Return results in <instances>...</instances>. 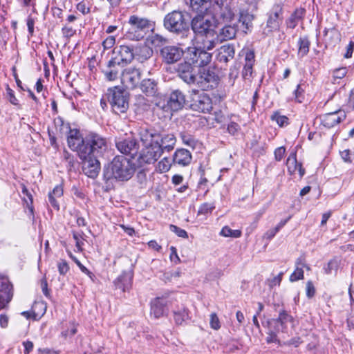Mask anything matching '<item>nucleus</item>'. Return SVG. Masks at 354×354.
<instances>
[{
    "instance_id": "obj_1",
    "label": "nucleus",
    "mask_w": 354,
    "mask_h": 354,
    "mask_svg": "<svg viewBox=\"0 0 354 354\" xmlns=\"http://www.w3.org/2000/svg\"><path fill=\"white\" fill-rule=\"evenodd\" d=\"M67 142L68 147L76 151L80 158L91 156H101L107 148L106 139L100 135L89 133L83 137L77 129H69Z\"/></svg>"
},
{
    "instance_id": "obj_2",
    "label": "nucleus",
    "mask_w": 354,
    "mask_h": 354,
    "mask_svg": "<svg viewBox=\"0 0 354 354\" xmlns=\"http://www.w3.org/2000/svg\"><path fill=\"white\" fill-rule=\"evenodd\" d=\"M140 139L144 145L136 162L142 167L147 164L156 162L162 154L159 145L160 133L152 128H141L139 132Z\"/></svg>"
},
{
    "instance_id": "obj_3",
    "label": "nucleus",
    "mask_w": 354,
    "mask_h": 354,
    "mask_svg": "<svg viewBox=\"0 0 354 354\" xmlns=\"http://www.w3.org/2000/svg\"><path fill=\"white\" fill-rule=\"evenodd\" d=\"M136 162H131L129 159L122 156H115L103 171V178L105 181L115 179L120 181L129 180L135 172Z\"/></svg>"
},
{
    "instance_id": "obj_4",
    "label": "nucleus",
    "mask_w": 354,
    "mask_h": 354,
    "mask_svg": "<svg viewBox=\"0 0 354 354\" xmlns=\"http://www.w3.org/2000/svg\"><path fill=\"white\" fill-rule=\"evenodd\" d=\"M163 22L164 27L171 32L184 36L189 31V19L180 11L174 10L168 13Z\"/></svg>"
},
{
    "instance_id": "obj_5",
    "label": "nucleus",
    "mask_w": 354,
    "mask_h": 354,
    "mask_svg": "<svg viewBox=\"0 0 354 354\" xmlns=\"http://www.w3.org/2000/svg\"><path fill=\"white\" fill-rule=\"evenodd\" d=\"M106 98L113 111L116 114L125 113L129 108L128 93L118 86L109 88L106 94Z\"/></svg>"
},
{
    "instance_id": "obj_6",
    "label": "nucleus",
    "mask_w": 354,
    "mask_h": 354,
    "mask_svg": "<svg viewBox=\"0 0 354 354\" xmlns=\"http://www.w3.org/2000/svg\"><path fill=\"white\" fill-rule=\"evenodd\" d=\"M128 24L129 28L126 33V37L131 40H140L151 28L149 20L136 15H131L129 19Z\"/></svg>"
},
{
    "instance_id": "obj_7",
    "label": "nucleus",
    "mask_w": 354,
    "mask_h": 354,
    "mask_svg": "<svg viewBox=\"0 0 354 354\" xmlns=\"http://www.w3.org/2000/svg\"><path fill=\"white\" fill-rule=\"evenodd\" d=\"M214 13L197 14L192 20V29L199 39L215 32L213 27Z\"/></svg>"
},
{
    "instance_id": "obj_8",
    "label": "nucleus",
    "mask_w": 354,
    "mask_h": 354,
    "mask_svg": "<svg viewBox=\"0 0 354 354\" xmlns=\"http://www.w3.org/2000/svg\"><path fill=\"white\" fill-rule=\"evenodd\" d=\"M218 81L219 77L213 70L200 68L194 84L203 91H208L216 88Z\"/></svg>"
},
{
    "instance_id": "obj_9",
    "label": "nucleus",
    "mask_w": 354,
    "mask_h": 354,
    "mask_svg": "<svg viewBox=\"0 0 354 354\" xmlns=\"http://www.w3.org/2000/svg\"><path fill=\"white\" fill-rule=\"evenodd\" d=\"M190 108L198 112L209 113L212 109V101L209 95L203 91L192 90Z\"/></svg>"
},
{
    "instance_id": "obj_10",
    "label": "nucleus",
    "mask_w": 354,
    "mask_h": 354,
    "mask_svg": "<svg viewBox=\"0 0 354 354\" xmlns=\"http://www.w3.org/2000/svg\"><path fill=\"white\" fill-rule=\"evenodd\" d=\"M212 54L201 48V47H189L185 59L193 64L198 68L207 65L212 60Z\"/></svg>"
},
{
    "instance_id": "obj_11",
    "label": "nucleus",
    "mask_w": 354,
    "mask_h": 354,
    "mask_svg": "<svg viewBox=\"0 0 354 354\" xmlns=\"http://www.w3.org/2000/svg\"><path fill=\"white\" fill-rule=\"evenodd\" d=\"M112 58L115 63L126 66L135 58V50L132 46L120 45L113 50Z\"/></svg>"
},
{
    "instance_id": "obj_12",
    "label": "nucleus",
    "mask_w": 354,
    "mask_h": 354,
    "mask_svg": "<svg viewBox=\"0 0 354 354\" xmlns=\"http://www.w3.org/2000/svg\"><path fill=\"white\" fill-rule=\"evenodd\" d=\"M199 69L187 59H185L184 62L178 64L176 72L183 82L191 85L194 84Z\"/></svg>"
},
{
    "instance_id": "obj_13",
    "label": "nucleus",
    "mask_w": 354,
    "mask_h": 354,
    "mask_svg": "<svg viewBox=\"0 0 354 354\" xmlns=\"http://www.w3.org/2000/svg\"><path fill=\"white\" fill-rule=\"evenodd\" d=\"M117 149L123 154L134 158L137 156L140 149V145L136 139L129 137L124 139H119L116 141Z\"/></svg>"
},
{
    "instance_id": "obj_14",
    "label": "nucleus",
    "mask_w": 354,
    "mask_h": 354,
    "mask_svg": "<svg viewBox=\"0 0 354 354\" xmlns=\"http://www.w3.org/2000/svg\"><path fill=\"white\" fill-rule=\"evenodd\" d=\"M141 78V72L134 67H129L122 71L121 82L127 88H134L138 84Z\"/></svg>"
},
{
    "instance_id": "obj_15",
    "label": "nucleus",
    "mask_w": 354,
    "mask_h": 354,
    "mask_svg": "<svg viewBox=\"0 0 354 354\" xmlns=\"http://www.w3.org/2000/svg\"><path fill=\"white\" fill-rule=\"evenodd\" d=\"M99 157L91 156V157H86V158H80L83 161L82 171L88 177L95 178L97 176L100 170Z\"/></svg>"
},
{
    "instance_id": "obj_16",
    "label": "nucleus",
    "mask_w": 354,
    "mask_h": 354,
    "mask_svg": "<svg viewBox=\"0 0 354 354\" xmlns=\"http://www.w3.org/2000/svg\"><path fill=\"white\" fill-rule=\"evenodd\" d=\"M212 17L218 16L224 22H231L234 17L232 9L228 6H223V0H214L213 10H212Z\"/></svg>"
},
{
    "instance_id": "obj_17",
    "label": "nucleus",
    "mask_w": 354,
    "mask_h": 354,
    "mask_svg": "<svg viewBox=\"0 0 354 354\" xmlns=\"http://www.w3.org/2000/svg\"><path fill=\"white\" fill-rule=\"evenodd\" d=\"M281 15L282 8L281 6H275L272 8L264 30L265 32L267 31V34L279 29L282 21Z\"/></svg>"
},
{
    "instance_id": "obj_18",
    "label": "nucleus",
    "mask_w": 354,
    "mask_h": 354,
    "mask_svg": "<svg viewBox=\"0 0 354 354\" xmlns=\"http://www.w3.org/2000/svg\"><path fill=\"white\" fill-rule=\"evenodd\" d=\"M160 55L165 62L173 64L181 59L183 55V50L176 46H167L161 49Z\"/></svg>"
},
{
    "instance_id": "obj_19",
    "label": "nucleus",
    "mask_w": 354,
    "mask_h": 354,
    "mask_svg": "<svg viewBox=\"0 0 354 354\" xmlns=\"http://www.w3.org/2000/svg\"><path fill=\"white\" fill-rule=\"evenodd\" d=\"M170 301L166 297H156L151 301V315L158 319L167 313Z\"/></svg>"
},
{
    "instance_id": "obj_20",
    "label": "nucleus",
    "mask_w": 354,
    "mask_h": 354,
    "mask_svg": "<svg viewBox=\"0 0 354 354\" xmlns=\"http://www.w3.org/2000/svg\"><path fill=\"white\" fill-rule=\"evenodd\" d=\"M13 297V287L7 278H1L0 285V308H4Z\"/></svg>"
},
{
    "instance_id": "obj_21",
    "label": "nucleus",
    "mask_w": 354,
    "mask_h": 354,
    "mask_svg": "<svg viewBox=\"0 0 354 354\" xmlns=\"http://www.w3.org/2000/svg\"><path fill=\"white\" fill-rule=\"evenodd\" d=\"M185 94L180 90L173 91L167 100V105L173 111H178L185 104Z\"/></svg>"
},
{
    "instance_id": "obj_22",
    "label": "nucleus",
    "mask_w": 354,
    "mask_h": 354,
    "mask_svg": "<svg viewBox=\"0 0 354 354\" xmlns=\"http://www.w3.org/2000/svg\"><path fill=\"white\" fill-rule=\"evenodd\" d=\"M346 118V113L342 110H338L324 114L322 116V124L327 127L332 128Z\"/></svg>"
},
{
    "instance_id": "obj_23",
    "label": "nucleus",
    "mask_w": 354,
    "mask_h": 354,
    "mask_svg": "<svg viewBox=\"0 0 354 354\" xmlns=\"http://www.w3.org/2000/svg\"><path fill=\"white\" fill-rule=\"evenodd\" d=\"M292 317L286 311L282 310L279 312V317L277 319H271L267 322L270 328H274L276 330L282 332L286 328L288 322H292Z\"/></svg>"
},
{
    "instance_id": "obj_24",
    "label": "nucleus",
    "mask_w": 354,
    "mask_h": 354,
    "mask_svg": "<svg viewBox=\"0 0 354 354\" xmlns=\"http://www.w3.org/2000/svg\"><path fill=\"white\" fill-rule=\"evenodd\" d=\"M190 8L197 14L212 13L214 0H189Z\"/></svg>"
},
{
    "instance_id": "obj_25",
    "label": "nucleus",
    "mask_w": 354,
    "mask_h": 354,
    "mask_svg": "<svg viewBox=\"0 0 354 354\" xmlns=\"http://www.w3.org/2000/svg\"><path fill=\"white\" fill-rule=\"evenodd\" d=\"M124 67L120 64L115 63L114 59L111 57L103 73L108 80L113 81L116 80L120 74L121 75Z\"/></svg>"
},
{
    "instance_id": "obj_26",
    "label": "nucleus",
    "mask_w": 354,
    "mask_h": 354,
    "mask_svg": "<svg viewBox=\"0 0 354 354\" xmlns=\"http://www.w3.org/2000/svg\"><path fill=\"white\" fill-rule=\"evenodd\" d=\"M140 88L147 96H156L158 92V82L154 79H144L140 84Z\"/></svg>"
},
{
    "instance_id": "obj_27",
    "label": "nucleus",
    "mask_w": 354,
    "mask_h": 354,
    "mask_svg": "<svg viewBox=\"0 0 354 354\" xmlns=\"http://www.w3.org/2000/svg\"><path fill=\"white\" fill-rule=\"evenodd\" d=\"M235 55V48L233 44H225L222 46L217 55V59L219 62L227 63L233 59Z\"/></svg>"
},
{
    "instance_id": "obj_28",
    "label": "nucleus",
    "mask_w": 354,
    "mask_h": 354,
    "mask_svg": "<svg viewBox=\"0 0 354 354\" xmlns=\"http://www.w3.org/2000/svg\"><path fill=\"white\" fill-rule=\"evenodd\" d=\"M192 158V154L189 151L185 149H179L175 151L172 161L174 164L185 167L189 165Z\"/></svg>"
},
{
    "instance_id": "obj_29",
    "label": "nucleus",
    "mask_w": 354,
    "mask_h": 354,
    "mask_svg": "<svg viewBox=\"0 0 354 354\" xmlns=\"http://www.w3.org/2000/svg\"><path fill=\"white\" fill-rule=\"evenodd\" d=\"M133 274L130 272H123L115 281L114 285L116 288L125 292L131 286Z\"/></svg>"
},
{
    "instance_id": "obj_30",
    "label": "nucleus",
    "mask_w": 354,
    "mask_h": 354,
    "mask_svg": "<svg viewBox=\"0 0 354 354\" xmlns=\"http://www.w3.org/2000/svg\"><path fill=\"white\" fill-rule=\"evenodd\" d=\"M176 137L174 134H165L161 136L160 134L159 145L162 149V153L165 151L169 152L174 149L176 145Z\"/></svg>"
},
{
    "instance_id": "obj_31",
    "label": "nucleus",
    "mask_w": 354,
    "mask_h": 354,
    "mask_svg": "<svg viewBox=\"0 0 354 354\" xmlns=\"http://www.w3.org/2000/svg\"><path fill=\"white\" fill-rule=\"evenodd\" d=\"M254 57H255L254 53L252 50H248L247 53H245V64L244 65L243 72H242L243 77L245 79H247V78L251 77V75H252V67H253L254 63L255 62Z\"/></svg>"
},
{
    "instance_id": "obj_32",
    "label": "nucleus",
    "mask_w": 354,
    "mask_h": 354,
    "mask_svg": "<svg viewBox=\"0 0 354 354\" xmlns=\"http://www.w3.org/2000/svg\"><path fill=\"white\" fill-rule=\"evenodd\" d=\"M218 41V35L216 32L208 34L204 37H201V48L205 50H211L214 48Z\"/></svg>"
},
{
    "instance_id": "obj_33",
    "label": "nucleus",
    "mask_w": 354,
    "mask_h": 354,
    "mask_svg": "<svg viewBox=\"0 0 354 354\" xmlns=\"http://www.w3.org/2000/svg\"><path fill=\"white\" fill-rule=\"evenodd\" d=\"M236 32L237 28L235 24H227L220 30L218 37H219L221 40L232 39L236 36Z\"/></svg>"
},
{
    "instance_id": "obj_34",
    "label": "nucleus",
    "mask_w": 354,
    "mask_h": 354,
    "mask_svg": "<svg viewBox=\"0 0 354 354\" xmlns=\"http://www.w3.org/2000/svg\"><path fill=\"white\" fill-rule=\"evenodd\" d=\"M63 195V187L61 185L55 187L52 192L48 194V201L50 204L57 210L59 209V205L57 201Z\"/></svg>"
},
{
    "instance_id": "obj_35",
    "label": "nucleus",
    "mask_w": 354,
    "mask_h": 354,
    "mask_svg": "<svg viewBox=\"0 0 354 354\" xmlns=\"http://www.w3.org/2000/svg\"><path fill=\"white\" fill-rule=\"evenodd\" d=\"M305 14V10L303 8L297 9L287 20V26L290 28H295L299 21L301 20Z\"/></svg>"
},
{
    "instance_id": "obj_36",
    "label": "nucleus",
    "mask_w": 354,
    "mask_h": 354,
    "mask_svg": "<svg viewBox=\"0 0 354 354\" xmlns=\"http://www.w3.org/2000/svg\"><path fill=\"white\" fill-rule=\"evenodd\" d=\"M152 55L153 50L147 46H144L140 48L138 53L135 52L136 59L141 63H143L145 61L149 59Z\"/></svg>"
},
{
    "instance_id": "obj_37",
    "label": "nucleus",
    "mask_w": 354,
    "mask_h": 354,
    "mask_svg": "<svg viewBox=\"0 0 354 354\" xmlns=\"http://www.w3.org/2000/svg\"><path fill=\"white\" fill-rule=\"evenodd\" d=\"M310 45V42L307 37H299L298 41V56L300 58L304 57L308 53Z\"/></svg>"
},
{
    "instance_id": "obj_38",
    "label": "nucleus",
    "mask_w": 354,
    "mask_h": 354,
    "mask_svg": "<svg viewBox=\"0 0 354 354\" xmlns=\"http://www.w3.org/2000/svg\"><path fill=\"white\" fill-rule=\"evenodd\" d=\"M286 164L290 172H294L297 167H299L300 176H302L304 174V169L301 167V165H297L296 154L295 153L290 154L287 159Z\"/></svg>"
},
{
    "instance_id": "obj_39",
    "label": "nucleus",
    "mask_w": 354,
    "mask_h": 354,
    "mask_svg": "<svg viewBox=\"0 0 354 354\" xmlns=\"http://www.w3.org/2000/svg\"><path fill=\"white\" fill-rule=\"evenodd\" d=\"M174 318L176 324L181 325L189 319L188 310L183 308L178 310H174Z\"/></svg>"
},
{
    "instance_id": "obj_40",
    "label": "nucleus",
    "mask_w": 354,
    "mask_h": 354,
    "mask_svg": "<svg viewBox=\"0 0 354 354\" xmlns=\"http://www.w3.org/2000/svg\"><path fill=\"white\" fill-rule=\"evenodd\" d=\"M180 137L184 145L190 147L192 149L196 148L198 144V140L192 135L189 134L186 132H181L180 134Z\"/></svg>"
},
{
    "instance_id": "obj_41",
    "label": "nucleus",
    "mask_w": 354,
    "mask_h": 354,
    "mask_svg": "<svg viewBox=\"0 0 354 354\" xmlns=\"http://www.w3.org/2000/svg\"><path fill=\"white\" fill-rule=\"evenodd\" d=\"M22 194L28 197V199H24V203H26V207L28 209L30 213L33 215L34 214V207L32 205L33 199L32 196L26 188L25 185L22 187Z\"/></svg>"
},
{
    "instance_id": "obj_42",
    "label": "nucleus",
    "mask_w": 354,
    "mask_h": 354,
    "mask_svg": "<svg viewBox=\"0 0 354 354\" xmlns=\"http://www.w3.org/2000/svg\"><path fill=\"white\" fill-rule=\"evenodd\" d=\"M254 17L248 12H242L240 15L239 21L245 26L247 30L252 27V21Z\"/></svg>"
},
{
    "instance_id": "obj_43",
    "label": "nucleus",
    "mask_w": 354,
    "mask_h": 354,
    "mask_svg": "<svg viewBox=\"0 0 354 354\" xmlns=\"http://www.w3.org/2000/svg\"><path fill=\"white\" fill-rule=\"evenodd\" d=\"M241 231L239 230H232L228 226H224L220 234L225 237L239 238L241 236Z\"/></svg>"
},
{
    "instance_id": "obj_44",
    "label": "nucleus",
    "mask_w": 354,
    "mask_h": 354,
    "mask_svg": "<svg viewBox=\"0 0 354 354\" xmlns=\"http://www.w3.org/2000/svg\"><path fill=\"white\" fill-rule=\"evenodd\" d=\"M271 119L272 120L275 121L280 127H284L288 123V118L285 115H281L278 112H275L272 115Z\"/></svg>"
},
{
    "instance_id": "obj_45",
    "label": "nucleus",
    "mask_w": 354,
    "mask_h": 354,
    "mask_svg": "<svg viewBox=\"0 0 354 354\" xmlns=\"http://www.w3.org/2000/svg\"><path fill=\"white\" fill-rule=\"evenodd\" d=\"M171 162L169 158H164L158 164V169L160 172H166L169 170Z\"/></svg>"
},
{
    "instance_id": "obj_46",
    "label": "nucleus",
    "mask_w": 354,
    "mask_h": 354,
    "mask_svg": "<svg viewBox=\"0 0 354 354\" xmlns=\"http://www.w3.org/2000/svg\"><path fill=\"white\" fill-rule=\"evenodd\" d=\"M279 331L276 330L274 328L273 330L270 329L269 332L268 333V337H266V342L268 344L270 343H278L280 344V341L277 337V333Z\"/></svg>"
},
{
    "instance_id": "obj_47",
    "label": "nucleus",
    "mask_w": 354,
    "mask_h": 354,
    "mask_svg": "<svg viewBox=\"0 0 354 354\" xmlns=\"http://www.w3.org/2000/svg\"><path fill=\"white\" fill-rule=\"evenodd\" d=\"M304 278V270L302 268L299 266L296 267L294 272L290 277V281H296Z\"/></svg>"
},
{
    "instance_id": "obj_48",
    "label": "nucleus",
    "mask_w": 354,
    "mask_h": 354,
    "mask_svg": "<svg viewBox=\"0 0 354 354\" xmlns=\"http://www.w3.org/2000/svg\"><path fill=\"white\" fill-rule=\"evenodd\" d=\"M214 208L215 206L213 203H203L198 209V214H206L210 213Z\"/></svg>"
},
{
    "instance_id": "obj_49",
    "label": "nucleus",
    "mask_w": 354,
    "mask_h": 354,
    "mask_svg": "<svg viewBox=\"0 0 354 354\" xmlns=\"http://www.w3.org/2000/svg\"><path fill=\"white\" fill-rule=\"evenodd\" d=\"M169 229L171 232H174L178 236L182 237V238H187V232L181 229L176 225H170Z\"/></svg>"
},
{
    "instance_id": "obj_50",
    "label": "nucleus",
    "mask_w": 354,
    "mask_h": 354,
    "mask_svg": "<svg viewBox=\"0 0 354 354\" xmlns=\"http://www.w3.org/2000/svg\"><path fill=\"white\" fill-rule=\"evenodd\" d=\"M210 326L214 330H218L221 328L220 321L216 313H212L210 315Z\"/></svg>"
},
{
    "instance_id": "obj_51",
    "label": "nucleus",
    "mask_w": 354,
    "mask_h": 354,
    "mask_svg": "<svg viewBox=\"0 0 354 354\" xmlns=\"http://www.w3.org/2000/svg\"><path fill=\"white\" fill-rule=\"evenodd\" d=\"M58 270L60 274L64 275L69 270V266L65 260H61L57 264Z\"/></svg>"
},
{
    "instance_id": "obj_52",
    "label": "nucleus",
    "mask_w": 354,
    "mask_h": 354,
    "mask_svg": "<svg viewBox=\"0 0 354 354\" xmlns=\"http://www.w3.org/2000/svg\"><path fill=\"white\" fill-rule=\"evenodd\" d=\"M73 239L75 240V245L79 250H82V245L83 244V237L82 234L73 232Z\"/></svg>"
},
{
    "instance_id": "obj_53",
    "label": "nucleus",
    "mask_w": 354,
    "mask_h": 354,
    "mask_svg": "<svg viewBox=\"0 0 354 354\" xmlns=\"http://www.w3.org/2000/svg\"><path fill=\"white\" fill-rule=\"evenodd\" d=\"M347 73V69L345 67L337 68L333 71V77L336 79L343 78Z\"/></svg>"
},
{
    "instance_id": "obj_54",
    "label": "nucleus",
    "mask_w": 354,
    "mask_h": 354,
    "mask_svg": "<svg viewBox=\"0 0 354 354\" xmlns=\"http://www.w3.org/2000/svg\"><path fill=\"white\" fill-rule=\"evenodd\" d=\"M71 257L74 260V261L76 263V264L80 268L81 271L83 272L84 273L86 274L87 275H88L89 277L91 279H92V277L93 276L92 272H90L84 266H83L77 259H76L75 257H73L72 255H71Z\"/></svg>"
},
{
    "instance_id": "obj_55",
    "label": "nucleus",
    "mask_w": 354,
    "mask_h": 354,
    "mask_svg": "<svg viewBox=\"0 0 354 354\" xmlns=\"http://www.w3.org/2000/svg\"><path fill=\"white\" fill-rule=\"evenodd\" d=\"M315 288L312 281H308L306 283V295L308 298H311L315 295Z\"/></svg>"
},
{
    "instance_id": "obj_56",
    "label": "nucleus",
    "mask_w": 354,
    "mask_h": 354,
    "mask_svg": "<svg viewBox=\"0 0 354 354\" xmlns=\"http://www.w3.org/2000/svg\"><path fill=\"white\" fill-rule=\"evenodd\" d=\"M6 91L10 102L14 105H17L18 100L16 98L14 91L8 86L7 87Z\"/></svg>"
},
{
    "instance_id": "obj_57",
    "label": "nucleus",
    "mask_w": 354,
    "mask_h": 354,
    "mask_svg": "<svg viewBox=\"0 0 354 354\" xmlns=\"http://www.w3.org/2000/svg\"><path fill=\"white\" fill-rule=\"evenodd\" d=\"M115 39L113 36L107 37L102 43L104 49H109L112 48L115 44Z\"/></svg>"
},
{
    "instance_id": "obj_58",
    "label": "nucleus",
    "mask_w": 354,
    "mask_h": 354,
    "mask_svg": "<svg viewBox=\"0 0 354 354\" xmlns=\"http://www.w3.org/2000/svg\"><path fill=\"white\" fill-rule=\"evenodd\" d=\"M285 151L286 149L283 147L277 148L274 151V157L276 160L280 161L283 158Z\"/></svg>"
},
{
    "instance_id": "obj_59",
    "label": "nucleus",
    "mask_w": 354,
    "mask_h": 354,
    "mask_svg": "<svg viewBox=\"0 0 354 354\" xmlns=\"http://www.w3.org/2000/svg\"><path fill=\"white\" fill-rule=\"evenodd\" d=\"M71 329L64 330L62 332V336L67 337L68 336H73L77 333L76 326L73 323L71 324Z\"/></svg>"
},
{
    "instance_id": "obj_60",
    "label": "nucleus",
    "mask_w": 354,
    "mask_h": 354,
    "mask_svg": "<svg viewBox=\"0 0 354 354\" xmlns=\"http://www.w3.org/2000/svg\"><path fill=\"white\" fill-rule=\"evenodd\" d=\"M239 129V125L234 122L227 125V131L230 134L234 135Z\"/></svg>"
},
{
    "instance_id": "obj_61",
    "label": "nucleus",
    "mask_w": 354,
    "mask_h": 354,
    "mask_svg": "<svg viewBox=\"0 0 354 354\" xmlns=\"http://www.w3.org/2000/svg\"><path fill=\"white\" fill-rule=\"evenodd\" d=\"M62 30L64 36L66 37H72L75 33V30L71 27L64 26Z\"/></svg>"
},
{
    "instance_id": "obj_62",
    "label": "nucleus",
    "mask_w": 354,
    "mask_h": 354,
    "mask_svg": "<svg viewBox=\"0 0 354 354\" xmlns=\"http://www.w3.org/2000/svg\"><path fill=\"white\" fill-rule=\"evenodd\" d=\"M354 50V42L350 41L348 45L346 47V52L344 55V57L346 58H350L352 57V54L353 53Z\"/></svg>"
},
{
    "instance_id": "obj_63",
    "label": "nucleus",
    "mask_w": 354,
    "mask_h": 354,
    "mask_svg": "<svg viewBox=\"0 0 354 354\" xmlns=\"http://www.w3.org/2000/svg\"><path fill=\"white\" fill-rule=\"evenodd\" d=\"M279 231L275 227L268 230L264 234V238L270 240Z\"/></svg>"
},
{
    "instance_id": "obj_64",
    "label": "nucleus",
    "mask_w": 354,
    "mask_h": 354,
    "mask_svg": "<svg viewBox=\"0 0 354 354\" xmlns=\"http://www.w3.org/2000/svg\"><path fill=\"white\" fill-rule=\"evenodd\" d=\"M77 9L84 15L90 12V9L86 8V4L83 1L80 2L77 5Z\"/></svg>"
}]
</instances>
